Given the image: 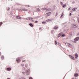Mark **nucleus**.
Returning <instances> with one entry per match:
<instances>
[{
	"label": "nucleus",
	"instance_id": "4468645a",
	"mask_svg": "<svg viewBox=\"0 0 79 79\" xmlns=\"http://www.w3.org/2000/svg\"><path fill=\"white\" fill-rule=\"evenodd\" d=\"M78 76V73H75L74 74L75 77H77Z\"/></svg>",
	"mask_w": 79,
	"mask_h": 79
},
{
	"label": "nucleus",
	"instance_id": "c9c22d12",
	"mask_svg": "<svg viewBox=\"0 0 79 79\" xmlns=\"http://www.w3.org/2000/svg\"><path fill=\"white\" fill-rule=\"evenodd\" d=\"M59 46L60 47H61V44H60Z\"/></svg>",
	"mask_w": 79,
	"mask_h": 79
},
{
	"label": "nucleus",
	"instance_id": "58836bf2",
	"mask_svg": "<svg viewBox=\"0 0 79 79\" xmlns=\"http://www.w3.org/2000/svg\"><path fill=\"white\" fill-rule=\"evenodd\" d=\"M78 35H79V32L77 34Z\"/></svg>",
	"mask_w": 79,
	"mask_h": 79
},
{
	"label": "nucleus",
	"instance_id": "6e6552de",
	"mask_svg": "<svg viewBox=\"0 0 79 79\" xmlns=\"http://www.w3.org/2000/svg\"><path fill=\"white\" fill-rule=\"evenodd\" d=\"M45 10H46V11H50L52 10L51 9H45Z\"/></svg>",
	"mask_w": 79,
	"mask_h": 79
},
{
	"label": "nucleus",
	"instance_id": "5701e85b",
	"mask_svg": "<svg viewBox=\"0 0 79 79\" xmlns=\"http://www.w3.org/2000/svg\"><path fill=\"white\" fill-rule=\"evenodd\" d=\"M6 9L7 11H8V10H10V9L9 7H7Z\"/></svg>",
	"mask_w": 79,
	"mask_h": 79
},
{
	"label": "nucleus",
	"instance_id": "ddd939ff",
	"mask_svg": "<svg viewBox=\"0 0 79 79\" xmlns=\"http://www.w3.org/2000/svg\"><path fill=\"white\" fill-rule=\"evenodd\" d=\"M77 8H73L72 9V10L73 11H76L77 10Z\"/></svg>",
	"mask_w": 79,
	"mask_h": 79
},
{
	"label": "nucleus",
	"instance_id": "4c0bfd02",
	"mask_svg": "<svg viewBox=\"0 0 79 79\" xmlns=\"http://www.w3.org/2000/svg\"><path fill=\"white\" fill-rule=\"evenodd\" d=\"M71 15H72L71 13H70V15H69L70 16H71Z\"/></svg>",
	"mask_w": 79,
	"mask_h": 79
},
{
	"label": "nucleus",
	"instance_id": "c85d7f7f",
	"mask_svg": "<svg viewBox=\"0 0 79 79\" xmlns=\"http://www.w3.org/2000/svg\"><path fill=\"white\" fill-rule=\"evenodd\" d=\"M25 62H26V60H24L22 61V62H24V63Z\"/></svg>",
	"mask_w": 79,
	"mask_h": 79
},
{
	"label": "nucleus",
	"instance_id": "f8f14e48",
	"mask_svg": "<svg viewBox=\"0 0 79 79\" xmlns=\"http://www.w3.org/2000/svg\"><path fill=\"white\" fill-rule=\"evenodd\" d=\"M58 26H55V27H54L53 28V29H58Z\"/></svg>",
	"mask_w": 79,
	"mask_h": 79
},
{
	"label": "nucleus",
	"instance_id": "a211bd4d",
	"mask_svg": "<svg viewBox=\"0 0 79 79\" xmlns=\"http://www.w3.org/2000/svg\"><path fill=\"white\" fill-rule=\"evenodd\" d=\"M28 19H29V20H31V19H33V18L32 17H29Z\"/></svg>",
	"mask_w": 79,
	"mask_h": 79
},
{
	"label": "nucleus",
	"instance_id": "7ed1b4c3",
	"mask_svg": "<svg viewBox=\"0 0 79 79\" xmlns=\"http://www.w3.org/2000/svg\"><path fill=\"white\" fill-rule=\"evenodd\" d=\"M74 56L75 58H76V59H77V58L78 57V54H77V53H76L75 54Z\"/></svg>",
	"mask_w": 79,
	"mask_h": 79
},
{
	"label": "nucleus",
	"instance_id": "c03bdc74",
	"mask_svg": "<svg viewBox=\"0 0 79 79\" xmlns=\"http://www.w3.org/2000/svg\"><path fill=\"white\" fill-rule=\"evenodd\" d=\"M78 16H79V15H78Z\"/></svg>",
	"mask_w": 79,
	"mask_h": 79
},
{
	"label": "nucleus",
	"instance_id": "0eeeda50",
	"mask_svg": "<svg viewBox=\"0 0 79 79\" xmlns=\"http://www.w3.org/2000/svg\"><path fill=\"white\" fill-rule=\"evenodd\" d=\"M73 27H78V25L77 24L74 25L73 26Z\"/></svg>",
	"mask_w": 79,
	"mask_h": 79
},
{
	"label": "nucleus",
	"instance_id": "412c9836",
	"mask_svg": "<svg viewBox=\"0 0 79 79\" xmlns=\"http://www.w3.org/2000/svg\"><path fill=\"white\" fill-rule=\"evenodd\" d=\"M60 4L61 5H63V2H60Z\"/></svg>",
	"mask_w": 79,
	"mask_h": 79
},
{
	"label": "nucleus",
	"instance_id": "ea45409f",
	"mask_svg": "<svg viewBox=\"0 0 79 79\" xmlns=\"http://www.w3.org/2000/svg\"><path fill=\"white\" fill-rule=\"evenodd\" d=\"M7 79H10V78H7Z\"/></svg>",
	"mask_w": 79,
	"mask_h": 79
},
{
	"label": "nucleus",
	"instance_id": "9d476101",
	"mask_svg": "<svg viewBox=\"0 0 79 79\" xmlns=\"http://www.w3.org/2000/svg\"><path fill=\"white\" fill-rule=\"evenodd\" d=\"M21 10L22 11H27V9H22Z\"/></svg>",
	"mask_w": 79,
	"mask_h": 79
},
{
	"label": "nucleus",
	"instance_id": "4be33fe9",
	"mask_svg": "<svg viewBox=\"0 0 79 79\" xmlns=\"http://www.w3.org/2000/svg\"><path fill=\"white\" fill-rule=\"evenodd\" d=\"M47 23L46 22H42V24H45Z\"/></svg>",
	"mask_w": 79,
	"mask_h": 79
},
{
	"label": "nucleus",
	"instance_id": "423d86ee",
	"mask_svg": "<svg viewBox=\"0 0 79 79\" xmlns=\"http://www.w3.org/2000/svg\"><path fill=\"white\" fill-rule=\"evenodd\" d=\"M62 34H63V32H61V33H60L58 35V38H59V37H60V36H61V35Z\"/></svg>",
	"mask_w": 79,
	"mask_h": 79
},
{
	"label": "nucleus",
	"instance_id": "2f4dec72",
	"mask_svg": "<svg viewBox=\"0 0 79 79\" xmlns=\"http://www.w3.org/2000/svg\"><path fill=\"white\" fill-rule=\"evenodd\" d=\"M22 66H24V64H22Z\"/></svg>",
	"mask_w": 79,
	"mask_h": 79
},
{
	"label": "nucleus",
	"instance_id": "37998d69",
	"mask_svg": "<svg viewBox=\"0 0 79 79\" xmlns=\"http://www.w3.org/2000/svg\"><path fill=\"white\" fill-rule=\"evenodd\" d=\"M73 79H75V78H73Z\"/></svg>",
	"mask_w": 79,
	"mask_h": 79
},
{
	"label": "nucleus",
	"instance_id": "b1692460",
	"mask_svg": "<svg viewBox=\"0 0 79 79\" xmlns=\"http://www.w3.org/2000/svg\"><path fill=\"white\" fill-rule=\"evenodd\" d=\"M63 7L64 8H65V7H66V5L65 4L64 5H63Z\"/></svg>",
	"mask_w": 79,
	"mask_h": 79
},
{
	"label": "nucleus",
	"instance_id": "f704fd0d",
	"mask_svg": "<svg viewBox=\"0 0 79 79\" xmlns=\"http://www.w3.org/2000/svg\"><path fill=\"white\" fill-rule=\"evenodd\" d=\"M78 23H79V18H78Z\"/></svg>",
	"mask_w": 79,
	"mask_h": 79
},
{
	"label": "nucleus",
	"instance_id": "473e14b6",
	"mask_svg": "<svg viewBox=\"0 0 79 79\" xmlns=\"http://www.w3.org/2000/svg\"><path fill=\"white\" fill-rule=\"evenodd\" d=\"M29 79H32V78L31 77H30Z\"/></svg>",
	"mask_w": 79,
	"mask_h": 79
},
{
	"label": "nucleus",
	"instance_id": "f3484780",
	"mask_svg": "<svg viewBox=\"0 0 79 79\" xmlns=\"http://www.w3.org/2000/svg\"><path fill=\"white\" fill-rule=\"evenodd\" d=\"M11 69L10 68H7V71H10Z\"/></svg>",
	"mask_w": 79,
	"mask_h": 79
},
{
	"label": "nucleus",
	"instance_id": "2eb2a0df",
	"mask_svg": "<svg viewBox=\"0 0 79 79\" xmlns=\"http://www.w3.org/2000/svg\"><path fill=\"white\" fill-rule=\"evenodd\" d=\"M29 26H31V27H33V26H34L32 24V23H30L29 24Z\"/></svg>",
	"mask_w": 79,
	"mask_h": 79
},
{
	"label": "nucleus",
	"instance_id": "e433bc0d",
	"mask_svg": "<svg viewBox=\"0 0 79 79\" xmlns=\"http://www.w3.org/2000/svg\"><path fill=\"white\" fill-rule=\"evenodd\" d=\"M20 79H25V78H21Z\"/></svg>",
	"mask_w": 79,
	"mask_h": 79
},
{
	"label": "nucleus",
	"instance_id": "39448f33",
	"mask_svg": "<svg viewBox=\"0 0 79 79\" xmlns=\"http://www.w3.org/2000/svg\"><path fill=\"white\" fill-rule=\"evenodd\" d=\"M69 56L71 57V59H72L73 60H75V59L74 58V57L72 56L71 55H69Z\"/></svg>",
	"mask_w": 79,
	"mask_h": 79
},
{
	"label": "nucleus",
	"instance_id": "393cba45",
	"mask_svg": "<svg viewBox=\"0 0 79 79\" xmlns=\"http://www.w3.org/2000/svg\"><path fill=\"white\" fill-rule=\"evenodd\" d=\"M55 43L56 44V45H57V42H56V41H55Z\"/></svg>",
	"mask_w": 79,
	"mask_h": 79
},
{
	"label": "nucleus",
	"instance_id": "20e7f679",
	"mask_svg": "<svg viewBox=\"0 0 79 79\" xmlns=\"http://www.w3.org/2000/svg\"><path fill=\"white\" fill-rule=\"evenodd\" d=\"M16 60L17 61V63H19V62H20V61H21L19 58H17L16 59Z\"/></svg>",
	"mask_w": 79,
	"mask_h": 79
},
{
	"label": "nucleus",
	"instance_id": "f257e3e1",
	"mask_svg": "<svg viewBox=\"0 0 79 79\" xmlns=\"http://www.w3.org/2000/svg\"><path fill=\"white\" fill-rule=\"evenodd\" d=\"M52 15V13H51V12H48V13H47L46 14V17H48V16H50V15Z\"/></svg>",
	"mask_w": 79,
	"mask_h": 79
},
{
	"label": "nucleus",
	"instance_id": "bb28decb",
	"mask_svg": "<svg viewBox=\"0 0 79 79\" xmlns=\"http://www.w3.org/2000/svg\"><path fill=\"white\" fill-rule=\"evenodd\" d=\"M65 36V35L63 34L62 35L61 37H64Z\"/></svg>",
	"mask_w": 79,
	"mask_h": 79
},
{
	"label": "nucleus",
	"instance_id": "cd10ccee",
	"mask_svg": "<svg viewBox=\"0 0 79 79\" xmlns=\"http://www.w3.org/2000/svg\"><path fill=\"white\" fill-rule=\"evenodd\" d=\"M2 22H0V26H2Z\"/></svg>",
	"mask_w": 79,
	"mask_h": 79
},
{
	"label": "nucleus",
	"instance_id": "aec40b11",
	"mask_svg": "<svg viewBox=\"0 0 79 79\" xmlns=\"http://www.w3.org/2000/svg\"><path fill=\"white\" fill-rule=\"evenodd\" d=\"M26 73H29V70L28 69L26 71Z\"/></svg>",
	"mask_w": 79,
	"mask_h": 79
},
{
	"label": "nucleus",
	"instance_id": "79ce46f5",
	"mask_svg": "<svg viewBox=\"0 0 79 79\" xmlns=\"http://www.w3.org/2000/svg\"><path fill=\"white\" fill-rule=\"evenodd\" d=\"M62 16H63V15H61V17H62Z\"/></svg>",
	"mask_w": 79,
	"mask_h": 79
},
{
	"label": "nucleus",
	"instance_id": "1a4fd4ad",
	"mask_svg": "<svg viewBox=\"0 0 79 79\" xmlns=\"http://www.w3.org/2000/svg\"><path fill=\"white\" fill-rule=\"evenodd\" d=\"M36 11H38V12H39L40 11V9L39 8H37L36 9Z\"/></svg>",
	"mask_w": 79,
	"mask_h": 79
},
{
	"label": "nucleus",
	"instance_id": "9b49d317",
	"mask_svg": "<svg viewBox=\"0 0 79 79\" xmlns=\"http://www.w3.org/2000/svg\"><path fill=\"white\" fill-rule=\"evenodd\" d=\"M16 19H21V17L17 16L16 17Z\"/></svg>",
	"mask_w": 79,
	"mask_h": 79
},
{
	"label": "nucleus",
	"instance_id": "a878e982",
	"mask_svg": "<svg viewBox=\"0 0 79 79\" xmlns=\"http://www.w3.org/2000/svg\"><path fill=\"white\" fill-rule=\"evenodd\" d=\"M1 58L2 60H3V58H4V56H2L1 57Z\"/></svg>",
	"mask_w": 79,
	"mask_h": 79
},
{
	"label": "nucleus",
	"instance_id": "c756f323",
	"mask_svg": "<svg viewBox=\"0 0 79 79\" xmlns=\"http://www.w3.org/2000/svg\"><path fill=\"white\" fill-rule=\"evenodd\" d=\"M50 19H48V20H47V22H48L49 21H50Z\"/></svg>",
	"mask_w": 79,
	"mask_h": 79
},
{
	"label": "nucleus",
	"instance_id": "7c9ffc66",
	"mask_svg": "<svg viewBox=\"0 0 79 79\" xmlns=\"http://www.w3.org/2000/svg\"><path fill=\"white\" fill-rule=\"evenodd\" d=\"M38 22V21H36L35 22V23H37Z\"/></svg>",
	"mask_w": 79,
	"mask_h": 79
},
{
	"label": "nucleus",
	"instance_id": "72a5a7b5",
	"mask_svg": "<svg viewBox=\"0 0 79 79\" xmlns=\"http://www.w3.org/2000/svg\"><path fill=\"white\" fill-rule=\"evenodd\" d=\"M58 15V13H56V16H57V15Z\"/></svg>",
	"mask_w": 79,
	"mask_h": 79
},
{
	"label": "nucleus",
	"instance_id": "6ab92c4d",
	"mask_svg": "<svg viewBox=\"0 0 79 79\" xmlns=\"http://www.w3.org/2000/svg\"><path fill=\"white\" fill-rule=\"evenodd\" d=\"M69 47H70V48H72V45L71 44H69Z\"/></svg>",
	"mask_w": 79,
	"mask_h": 79
},
{
	"label": "nucleus",
	"instance_id": "a19ab883",
	"mask_svg": "<svg viewBox=\"0 0 79 79\" xmlns=\"http://www.w3.org/2000/svg\"><path fill=\"white\" fill-rule=\"evenodd\" d=\"M69 10H70V8H69Z\"/></svg>",
	"mask_w": 79,
	"mask_h": 79
},
{
	"label": "nucleus",
	"instance_id": "f03ea898",
	"mask_svg": "<svg viewBox=\"0 0 79 79\" xmlns=\"http://www.w3.org/2000/svg\"><path fill=\"white\" fill-rule=\"evenodd\" d=\"M79 40V37H76L75 39L74 40V42L75 43H76V41H77Z\"/></svg>",
	"mask_w": 79,
	"mask_h": 79
},
{
	"label": "nucleus",
	"instance_id": "dca6fc26",
	"mask_svg": "<svg viewBox=\"0 0 79 79\" xmlns=\"http://www.w3.org/2000/svg\"><path fill=\"white\" fill-rule=\"evenodd\" d=\"M66 45H67L68 47L69 46V44H70L69 43H66L65 44Z\"/></svg>",
	"mask_w": 79,
	"mask_h": 79
}]
</instances>
